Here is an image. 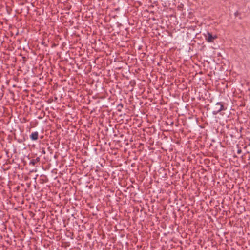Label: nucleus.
Returning <instances> with one entry per match:
<instances>
[{"label": "nucleus", "mask_w": 250, "mask_h": 250, "mask_svg": "<svg viewBox=\"0 0 250 250\" xmlns=\"http://www.w3.org/2000/svg\"><path fill=\"white\" fill-rule=\"evenodd\" d=\"M212 110L213 114L216 115L221 110H224V106L221 102H218L212 106Z\"/></svg>", "instance_id": "obj_1"}, {"label": "nucleus", "mask_w": 250, "mask_h": 250, "mask_svg": "<svg viewBox=\"0 0 250 250\" xmlns=\"http://www.w3.org/2000/svg\"><path fill=\"white\" fill-rule=\"evenodd\" d=\"M205 36L206 38V40L209 42H213L214 40L216 39L217 38L216 35L213 36L211 33L209 32H207V33L205 34Z\"/></svg>", "instance_id": "obj_2"}, {"label": "nucleus", "mask_w": 250, "mask_h": 250, "mask_svg": "<svg viewBox=\"0 0 250 250\" xmlns=\"http://www.w3.org/2000/svg\"><path fill=\"white\" fill-rule=\"evenodd\" d=\"M39 134L38 132H34L32 133L30 135V138L32 140H37L38 139Z\"/></svg>", "instance_id": "obj_3"}, {"label": "nucleus", "mask_w": 250, "mask_h": 250, "mask_svg": "<svg viewBox=\"0 0 250 250\" xmlns=\"http://www.w3.org/2000/svg\"><path fill=\"white\" fill-rule=\"evenodd\" d=\"M40 157H37L36 159H32L30 161V164L32 165V166H35L37 163V162L40 161Z\"/></svg>", "instance_id": "obj_4"}, {"label": "nucleus", "mask_w": 250, "mask_h": 250, "mask_svg": "<svg viewBox=\"0 0 250 250\" xmlns=\"http://www.w3.org/2000/svg\"><path fill=\"white\" fill-rule=\"evenodd\" d=\"M241 153H242V150L240 148L238 149L237 150V153L241 154Z\"/></svg>", "instance_id": "obj_5"}, {"label": "nucleus", "mask_w": 250, "mask_h": 250, "mask_svg": "<svg viewBox=\"0 0 250 250\" xmlns=\"http://www.w3.org/2000/svg\"><path fill=\"white\" fill-rule=\"evenodd\" d=\"M42 154H45L46 152H45V150L44 148H42Z\"/></svg>", "instance_id": "obj_6"}, {"label": "nucleus", "mask_w": 250, "mask_h": 250, "mask_svg": "<svg viewBox=\"0 0 250 250\" xmlns=\"http://www.w3.org/2000/svg\"><path fill=\"white\" fill-rule=\"evenodd\" d=\"M239 13L238 11H236V12H235V13H234V15H235V16H237L239 15Z\"/></svg>", "instance_id": "obj_7"}, {"label": "nucleus", "mask_w": 250, "mask_h": 250, "mask_svg": "<svg viewBox=\"0 0 250 250\" xmlns=\"http://www.w3.org/2000/svg\"><path fill=\"white\" fill-rule=\"evenodd\" d=\"M249 140L250 142H249V144H248V145H249V146H250V138L249 139Z\"/></svg>", "instance_id": "obj_8"}, {"label": "nucleus", "mask_w": 250, "mask_h": 250, "mask_svg": "<svg viewBox=\"0 0 250 250\" xmlns=\"http://www.w3.org/2000/svg\"><path fill=\"white\" fill-rule=\"evenodd\" d=\"M23 59L25 61V57H23Z\"/></svg>", "instance_id": "obj_9"}]
</instances>
